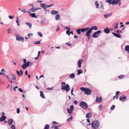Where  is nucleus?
<instances>
[{
  "label": "nucleus",
  "mask_w": 129,
  "mask_h": 129,
  "mask_svg": "<svg viewBox=\"0 0 129 129\" xmlns=\"http://www.w3.org/2000/svg\"><path fill=\"white\" fill-rule=\"evenodd\" d=\"M91 124L92 128L97 129L100 126V123L98 120H94L92 122Z\"/></svg>",
  "instance_id": "obj_1"
},
{
  "label": "nucleus",
  "mask_w": 129,
  "mask_h": 129,
  "mask_svg": "<svg viewBox=\"0 0 129 129\" xmlns=\"http://www.w3.org/2000/svg\"><path fill=\"white\" fill-rule=\"evenodd\" d=\"M81 90L84 92V93L86 95H90L91 94V91L89 89L87 88H85L82 87L80 89Z\"/></svg>",
  "instance_id": "obj_2"
},
{
  "label": "nucleus",
  "mask_w": 129,
  "mask_h": 129,
  "mask_svg": "<svg viewBox=\"0 0 129 129\" xmlns=\"http://www.w3.org/2000/svg\"><path fill=\"white\" fill-rule=\"evenodd\" d=\"M79 106L84 109H86L88 107V105L85 102L82 101L79 103Z\"/></svg>",
  "instance_id": "obj_3"
},
{
  "label": "nucleus",
  "mask_w": 129,
  "mask_h": 129,
  "mask_svg": "<svg viewBox=\"0 0 129 129\" xmlns=\"http://www.w3.org/2000/svg\"><path fill=\"white\" fill-rule=\"evenodd\" d=\"M61 89L63 90H66L67 92H68L70 90V86L68 84H67L65 86H61Z\"/></svg>",
  "instance_id": "obj_4"
},
{
  "label": "nucleus",
  "mask_w": 129,
  "mask_h": 129,
  "mask_svg": "<svg viewBox=\"0 0 129 129\" xmlns=\"http://www.w3.org/2000/svg\"><path fill=\"white\" fill-rule=\"evenodd\" d=\"M101 33V31L100 30H98L95 32L92 35V37L93 38H97L99 35V34Z\"/></svg>",
  "instance_id": "obj_5"
},
{
  "label": "nucleus",
  "mask_w": 129,
  "mask_h": 129,
  "mask_svg": "<svg viewBox=\"0 0 129 129\" xmlns=\"http://www.w3.org/2000/svg\"><path fill=\"white\" fill-rule=\"evenodd\" d=\"M16 39L18 41H21L22 42L24 40V38L20 36L19 35L16 34Z\"/></svg>",
  "instance_id": "obj_6"
},
{
  "label": "nucleus",
  "mask_w": 129,
  "mask_h": 129,
  "mask_svg": "<svg viewBox=\"0 0 129 129\" xmlns=\"http://www.w3.org/2000/svg\"><path fill=\"white\" fill-rule=\"evenodd\" d=\"M14 74L12 73H10L8 75V76L4 75V76H5L9 80H10V77H12L14 75Z\"/></svg>",
  "instance_id": "obj_7"
},
{
  "label": "nucleus",
  "mask_w": 129,
  "mask_h": 129,
  "mask_svg": "<svg viewBox=\"0 0 129 129\" xmlns=\"http://www.w3.org/2000/svg\"><path fill=\"white\" fill-rule=\"evenodd\" d=\"M120 2H121V0H113L112 2V5H117Z\"/></svg>",
  "instance_id": "obj_8"
},
{
  "label": "nucleus",
  "mask_w": 129,
  "mask_h": 129,
  "mask_svg": "<svg viewBox=\"0 0 129 129\" xmlns=\"http://www.w3.org/2000/svg\"><path fill=\"white\" fill-rule=\"evenodd\" d=\"M16 77V76L14 75L13 76L11 77L12 80L10 81L11 83H14L15 82Z\"/></svg>",
  "instance_id": "obj_9"
},
{
  "label": "nucleus",
  "mask_w": 129,
  "mask_h": 129,
  "mask_svg": "<svg viewBox=\"0 0 129 129\" xmlns=\"http://www.w3.org/2000/svg\"><path fill=\"white\" fill-rule=\"evenodd\" d=\"M102 100V98L101 97H100L99 98L97 97L96 98L95 102L97 103H99Z\"/></svg>",
  "instance_id": "obj_10"
},
{
  "label": "nucleus",
  "mask_w": 129,
  "mask_h": 129,
  "mask_svg": "<svg viewBox=\"0 0 129 129\" xmlns=\"http://www.w3.org/2000/svg\"><path fill=\"white\" fill-rule=\"evenodd\" d=\"M126 99V96H120L119 98V100L121 101H125Z\"/></svg>",
  "instance_id": "obj_11"
},
{
  "label": "nucleus",
  "mask_w": 129,
  "mask_h": 129,
  "mask_svg": "<svg viewBox=\"0 0 129 129\" xmlns=\"http://www.w3.org/2000/svg\"><path fill=\"white\" fill-rule=\"evenodd\" d=\"M83 61V59H80L79 60L78 62V67L80 68L81 67V64Z\"/></svg>",
  "instance_id": "obj_12"
},
{
  "label": "nucleus",
  "mask_w": 129,
  "mask_h": 129,
  "mask_svg": "<svg viewBox=\"0 0 129 129\" xmlns=\"http://www.w3.org/2000/svg\"><path fill=\"white\" fill-rule=\"evenodd\" d=\"M91 32V30L89 28V30H87L86 34V36H90V33Z\"/></svg>",
  "instance_id": "obj_13"
},
{
  "label": "nucleus",
  "mask_w": 129,
  "mask_h": 129,
  "mask_svg": "<svg viewBox=\"0 0 129 129\" xmlns=\"http://www.w3.org/2000/svg\"><path fill=\"white\" fill-rule=\"evenodd\" d=\"M104 31L105 33L108 34L110 33V30L109 28L107 27L104 29Z\"/></svg>",
  "instance_id": "obj_14"
},
{
  "label": "nucleus",
  "mask_w": 129,
  "mask_h": 129,
  "mask_svg": "<svg viewBox=\"0 0 129 129\" xmlns=\"http://www.w3.org/2000/svg\"><path fill=\"white\" fill-rule=\"evenodd\" d=\"M13 122V119H10L8 120V124L9 126L11 125Z\"/></svg>",
  "instance_id": "obj_15"
},
{
  "label": "nucleus",
  "mask_w": 129,
  "mask_h": 129,
  "mask_svg": "<svg viewBox=\"0 0 129 129\" xmlns=\"http://www.w3.org/2000/svg\"><path fill=\"white\" fill-rule=\"evenodd\" d=\"M6 118V117L5 116H2L0 118V121L2 122L4 121Z\"/></svg>",
  "instance_id": "obj_16"
},
{
  "label": "nucleus",
  "mask_w": 129,
  "mask_h": 129,
  "mask_svg": "<svg viewBox=\"0 0 129 129\" xmlns=\"http://www.w3.org/2000/svg\"><path fill=\"white\" fill-rule=\"evenodd\" d=\"M90 29L92 31V30L93 29L95 30H96L98 29V27L96 26H94L92 27L91 28H90Z\"/></svg>",
  "instance_id": "obj_17"
},
{
  "label": "nucleus",
  "mask_w": 129,
  "mask_h": 129,
  "mask_svg": "<svg viewBox=\"0 0 129 129\" xmlns=\"http://www.w3.org/2000/svg\"><path fill=\"white\" fill-rule=\"evenodd\" d=\"M51 14L52 15H54L56 14H57L58 12L57 11H56L55 10H52L51 11Z\"/></svg>",
  "instance_id": "obj_18"
},
{
  "label": "nucleus",
  "mask_w": 129,
  "mask_h": 129,
  "mask_svg": "<svg viewBox=\"0 0 129 129\" xmlns=\"http://www.w3.org/2000/svg\"><path fill=\"white\" fill-rule=\"evenodd\" d=\"M112 34L115 37L118 38H120L121 37V36L120 35L118 34L117 33H114L113 32Z\"/></svg>",
  "instance_id": "obj_19"
},
{
  "label": "nucleus",
  "mask_w": 129,
  "mask_h": 129,
  "mask_svg": "<svg viewBox=\"0 0 129 129\" xmlns=\"http://www.w3.org/2000/svg\"><path fill=\"white\" fill-rule=\"evenodd\" d=\"M89 29L88 27H87L85 28H82L81 29V31L82 32H84L85 31H86Z\"/></svg>",
  "instance_id": "obj_20"
},
{
  "label": "nucleus",
  "mask_w": 129,
  "mask_h": 129,
  "mask_svg": "<svg viewBox=\"0 0 129 129\" xmlns=\"http://www.w3.org/2000/svg\"><path fill=\"white\" fill-rule=\"evenodd\" d=\"M112 14L111 13L107 14L104 15V16L105 18H107L111 16Z\"/></svg>",
  "instance_id": "obj_21"
},
{
  "label": "nucleus",
  "mask_w": 129,
  "mask_h": 129,
  "mask_svg": "<svg viewBox=\"0 0 129 129\" xmlns=\"http://www.w3.org/2000/svg\"><path fill=\"white\" fill-rule=\"evenodd\" d=\"M40 7L42 8L45 9L46 8V4L44 3H41L40 4Z\"/></svg>",
  "instance_id": "obj_22"
},
{
  "label": "nucleus",
  "mask_w": 129,
  "mask_h": 129,
  "mask_svg": "<svg viewBox=\"0 0 129 129\" xmlns=\"http://www.w3.org/2000/svg\"><path fill=\"white\" fill-rule=\"evenodd\" d=\"M29 15L31 17L35 18H37L38 17V16H36L35 14V13H31Z\"/></svg>",
  "instance_id": "obj_23"
},
{
  "label": "nucleus",
  "mask_w": 129,
  "mask_h": 129,
  "mask_svg": "<svg viewBox=\"0 0 129 129\" xmlns=\"http://www.w3.org/2000/svg\"><path fill=\"white\" fill-rule=\"evenodd\" d=\"M60 19V17L59 15V14H57L56 15L55 17V19L56 20H59Z\"/></svg>",
  "instance_id": "obj_24"
},
{
  "label": "nucleus",
  "mask_w": 129,
  "mask_h": 129,
  "mask_svg": "<svg viewBox=\"0 0 129 129\" xmlns=\"http://www.w3.org/2000/svg\"><path fill=\"white\" fill-rule=\"evenodd\" d=\"M40 95L41 97L43 99H45V98L43 93V92L42 91H40Z\"/></svg>",
  "instance_id": "obj_25"
},
{
  "label": "nucleus",
  "mask_w": 129,
  "mask_h": 129,
  "mask_svg": "<svg viewBox=\"0 0 129 129\" xmlns=\"http://www.w3.org/2000/svg\"><path fill=\"white\" fill-rule=\"evenodd\" d=\"M91 116V114L90 113H89L86 114V117L87 118H90Z\"/></svg>",
  "instance_id": "obj_26"
},
{
  "label": "nucleus",
  "mask_w": 129,
  "mask_h": 129,
  "mask_svg": "<svg viewBox=\"0 0 129 129\" xmlns=\"http://www.w3.org/2000/svg\"><path fill=\"white\" fill-rule=\"evenodd\" d=\"M25 24H26V25L28 26L30 28H31L32 25L30 23H28V22H26L25 23Z\"/></svg>",
  "instance_id": "obj_27"
},
{
  "label": "nucleus",
  "mask_w": 129,
  "mask_h": 129,
  "mask_svg": "<svg viewBox=\"0 0 129 129\" xmlns=\"http://www.w3.org/2000/svg\"><path fill=\"white\" fill-rule=\"evenodd\" d=\"M30 11L32 12H34L36 11V8L33 7L30 9Z\"/></svg>",
  "instance_id": "obj_28"
},
{
  "label": "nucleus",
  "mask_w": 129,
  "mask_h": 129,
  "mask_svg": "<svg viewBox=\"0 0 129 129\" xmlns=\"http://www.w3.org/2000/svg\"><path fill=\"white\" fill-rule=\"evenodd\" d=\"M67 109L68 112L70 114V115L72 114V111L69 108H67Z\"/></svg>",
  "instance_id": "obj_29"
},
{
  "label": "nucleus",
  "mask_w": 129,
  "mask_h": 129,
  "mask_svg": "<svg viewBox=\"0 0 129 129\" xmlns=\"http://www.w3.org/2000/svg\"><path fill=\"white\" fill-rule=\"evenodd\" d=\"M77 75H78L80 74L83 73V72L82 71V70H81L79 69L77 70Z\"/></svg>",
  "instance_id": "obj_30"
},
{
  "label": "nucleus",
  "mask_w": 129,
  "mask_h": 129,
  "mask_svg": "<svg viewBox=\"0 0 129 129\" xmlns=\"http://www.w3.org/2000/svg\"><path fill=\"white\" fill-rule=\"evenodd\" d=\"M61 125H55L54 127H52V128H54L55 129H58V128L61 126Z\"/></svg>",
  "instance_id": "obj_31"
},
{
  "label": "nucleus",
  "mask_w": 129,
  "mask_h": 129,
  "mask_svg": "<svg viewBox=\"0 0 129 129\" xmlns=\"http://www.w3.org/2000/svg\"><path fill=\"white\" fill-rule=\"evenodd\" d=\"M78 34V35H80L81 34V30L80 28H79L76 30Z\"/></svg>",
  "instance_id": "obj_32"
},
{
  "label": "nucleus",
  "mask_w": 129,
  "mask_h": 129,
  "mask_svg": "<svg viewBox=\"0 0 129 129\" xmlns=\"http://www.w3.org/2000/svg\"><path fill=\"white\" fill-rule=\"evenodd\" d=\"M75 75L74 73H72L70 75V77L71 78H73L75 77Z\"/></svg>",
  "instance_id": "obj_33"
},
{
  "label": "nucleus",
  "mask_w": 129,
  "mask_h": 129,
  "mask_svg": "<svg viewBox=\"0 0 129 129\" xmlns=\"http://www.w3.org/2000/svg\"><path fill=\"white\" fill-rule=\"evenodd\" d=\"M113 0H106V2L109 3V4H112V2Z\"/></svg>",
  "instance_id": "obj_34"
},
{
  "label": "nucleus",
  "mask_w": 129,
  "mask_h": 129,
  "mask_svg": "<svg viewBox=\"0 0 129 129\" xmlns=\"http://www.w3.org/2000/svg\"><path fill=\"white\" fill-rule=\"evenodd\" d=\"M95 4L96 6V8H99V4L98 3V2L97 1H96L95 2Z\"/></svg>",
  "instance_id": "obj_35"
},
{
  "label": "nucleus",
  "mask_w": 129,
  "mask_h": 129,
  "mask_svg": "<svg viewBox=\"0 0 129 129\" xmlns=\"http://www.w3.org/2000/svg\"><path fill=\"white\" fill-rule=\"evenodd\" d=\"M22 66L23 68V69H26L27 67L25 64H23L22 65Z\"/></svg>",
  "instance_id": "obj_36"
},
{
  "label": "nucleus",
  "mask_w": 129,
  "mask_h": 129,
  "mask_svg": "<svg viewBox=\"0 0 129 129\" xmlns=\"http://www.w3.org/2000/svg\"><path fill=\"white\" fill-rule=\"evenodd\" d=\"M11 28L10 27L7 30V31L8 32V34H10L11 33Z\"/></svg>",
  "instance_id": "obj_37"
},
{
  "label": "nucleus",
  "mask_w": 129,
  "mask_h": 129,
  "mask_svg": "<svg viewBox=\"0 0 129 129\" xmlns=\"http://www.w3.org/2000/svg\"><path fill=\"white\" fill-rule=\"evenodd\" d=\"M49 124H46L44 129H48L49 128Z\"/></svg>",
  "instance_id": "obj_38"
},
{
  "label": "nucleus",
  "mask_w": 129,
  "mask_h": 129,
  "mask_svg": "<svg viewBox=\"0 0 129 129\" xmlns=\"http://www.w3.org/2000/svg\"><path fill=\"white\" fill-rule=\"evenodd\" d=\"M125 50L126 51H129V45H126L125 46Z\"/></svg>",
  "instance_id": "obj_39"
},
{
  "label": "nucleus",
  "mask_w": 129,
  "mask_h": 129,
  "mask_svg": "<svg viewBox=\"0 0 129 129\" xmlns=\"http://www.w3.org/2000/svg\"><path fill=\"white\" fill-rule=\"evenodd\" d=\"M41 41H38L35 42H34L35 44H40Z\"/></svg>",
  "instance_id": "obj_40"
},
{
  "label": "nucleus",
  "mask_w": 129,
  "mask_h": 129,
  "mask_svg": "<svg viewBox=\"0 0 129 129\" xmlns=\"http://www.w3.org/2000/svg\"><path fill=\"white\" fill-rule=\"evenodd\" d=\"M66 34L69 36L70 34V31L69 30H67L66 31Z\"/></svg>",
  "instance_id": "obj_41"
},
{
  "label": "nucleus",
  "mask_w": 129,
  "mask_h": 129,
  "mask_svg": "<svg viewBox=\"0 0 129 129\" xmlns=\"http://www.w3.org/2000/svg\"><path fill=\"white\" fill-rule=\"evenodd\" d=\"M12 129H15V125L14 124H12L10 127Z\"/></svg>",
  "instance_id": "obj_42"
},
{
  "label": "nucleus",
  "mask_w": 129,
  "mask_h": 129,
  "mask_svg": "<svg viewBox=\"0 0 129 129\" xmlns=\"http://www.w3.org/2000/svg\"><path fill=\"white\" fill-rule=\"evenodd\" d=\"M30 63V62L29 61H28L26 63H25V64L27 67H28Z\"/></svg>",
  "instance_id": "obj_43"
},
{
  "label": "nucleus",
  "mask_w": 129,
  "mask_h": 129,
  "mask_svg": "<svg viewBox=\"0 0 129 129\" xmlns=\"http://www.w3.org/2000/svg\"><path fill=\"white\" fill-rule=\"evenodd\" d=\"M38 35H39L40 37H41L43 35L41 34V33L40 32H38Z\"/></svg>",
  "instance_id": "obj_44"
},
{
  "label": "nucleus",
  "mask_w": 129,
  "mask_h": 129,
  "mask_svg": "<svg viewBox=\"0 0 129 129\" xmlns=\"http://www.w3.org/2000/svg\"><path fill=\"white\" fill-rule=\"evenodd\" d=\"M115 108V106L114 105H113L110 108V109L111 110H113Z\"/></svg>",
  "instance_id": "obj_45"
},
{
  "label": "nucleus",
  "mask_w": 129,
  "mask_h": 129,
  "mask_svg": "<svg viewBox=\"0 0 129 129\" xmlns=\"http://www.w3.org/2000/svg\"><path fill=\"white\" fill-rule=\"evenodd\" d=\"M124 75H120V76H119L118 77V78L122 79V78H123L124 77Z\"/></svg>",
  "instance_id": "obj_46"
},
{
  "label": "nucleus",
  "mask_w": 129,
  "mask_h": 129,
  "mask_svg": "<svg viewBox=\"0 0 129 129\" xmlns=\"http://www.w3.org/2000/svg\"><path fill=\"white\" fill-rule=\"evenodd\" d=\"M72 120V116H71V117L69 118L67 120V121H71Z\"/></svg>",
  "instance_id": "obj_47"
},
{
  "label": "nucleus",
  "mask_w": 129,
  "mask_h": 129,
  "mask_svg": "<svg viewBox=\"0 0 129 129\" xmlns=\"http://www.w3.org/2000/svg\"><path fill=\"white\" fill-rule=\"evenodd\" d=\"M9 17L10 19H12L14 17V16L13 15H12V16L9 15Z\"/></svg>",
  "instance_id": "obj_48"
},
{
  "label": "nucleus",
  "mask_w": 129,
  "mask_h": 129,
  "mask_svg": "<svg viewBox=\"0 0 129 129\" xmlns=\"http://www.w3.org/2000/svg\"><path fill=\"white\" fill-rule=\"evenodd\" d=\"M73 108L74 106L73 105H72L71 106H70V109H71V110L72 111L73 109Z\"/></svg>",
  "instance_id": "obj_49"
},
{
  "label": "nucleus",
  "mask_w": 129,
  "mask_h": 129,
  "mask_svg": "<svg viewBox=\"0 0 129 129\" xmlns=\"http://www.w3.org/2000/svg\"><path fill=\"white\" fill-rule=\"evenodd\" d=\"M118 96L117 95H116L115 96H114L113 97V100L114 99H117L118 98Z\"/></svg>",
  "instance_id": "obj_50"
},
{
  "label": "nucleus",
  "mask_w": 129,
  "mask_h": 129,
  "mask_svg": "<svg viewBox=\"0 0 129 129\" xmlns=\"http://www.w3.org/2000/svg\"><path fill=\"white\" fill-rule=\"evenodd\" d=\"M66 85V83L65 82H62L61 83V86H64V85Z\"/></svg>",
  "instance_id": "obj_51"
},
{
  "label": "nucleus",
  "mask_w": 129,
  "mask_h": 129,
  "mask_svg": "<svg viewBox=\"0 0 129 129\" xmlns=\"http://www.w3.org/2000/svg\"><path fill=\"white\" fill-rule=\"evenodd\" d=\"M118 23L117 22L116 23V26L115 27V28H117L118 27Z\"/></svg>",
  "instance_id": "obj_52"
},
{
  "label": "nucleus",
  "mask_w": 129,
  "mask_h": 129,
  "mask_svg": "<svg viewBox=\"0 0 129 129\" xmlns=\"http://www.w3.org/2000/svg\"><path fill=\"white\" fill-rule=\"evenodd\" d=\"M102 108L103 106L102 105H100L99 106V108L100 110H102Z\"/></svg>",
  "instance_id": "obj_53"
},
{
  "label": "nucleus",
  "mask_w": 129,
  "mask_h": 129,
  "mask_svg": "<svg viewBox=\"0 0 129 129\" xmlns=\"http://www.w3.org/2000/svg\"><path fill=\"white\" fill-rule=\"evenodd\" d=\"M18 89V90L19 91H20L21 92H23V90H22V89H21V88H19Z\"/></svg>",
  "instance_id": "obj_54"
},
{
  "label": "nucleus",
  "mask_w": 129,
  "mask_h": 129,
  "mask_svg": "<svg viewBox=\"0 0 129 129\" xmlns=\"http://www.w3.org/2000/svg\"><path fill=\"white\" fill-rule=\"evenodd\" d=\"M20 76H21L22 75L23 72V71H22L21 70H20Z\"/></svg>",
  "instance_id": "obj_55"
},
{
  "label": "nucleus",
  "mask_w": 129,
  "mask_h": 129,
  "mask_svg": "<svg viewBox=\"0 0 129 129\" xmlns=\"http://www.w3.org/2000/svg\"><path fill=\"white\" fill-rule=\"evenodd\" d=\"M16 72H17V74L19 76H20V72L18 71H17H17Z\"/></svg>",
  "instance_id": "obj_56"
},
{
  "label": "nucleus",
  "mask_w": 129,
  "mask_h": 129,
  "mask_svg": "<svg viewBox=\"0 0 129 129\" xmlns=\"http://www.w3.org/2000/svg\"><path fill=\"white\" fill-rule=\"evenodd\" d=\"M18 88V87L17 86H16L15 87H14L13 88V89L15 91H16V89L17 88Z\"/></svg>",
  "instance_id": "obj_57"
},
{
  "label": "nucleus",
  "mask_w": 129,
  "mask_h": 129,
  "mask_svg": "<svg viewBox=\"0 0 129 129\" xmlns=\"http://www.w3.org/2000/svg\"><path fill=\"white\" fill-rule=\"evenodd\" d=\"M20 112V109H17V113H19Z\"/></svg>",
  "instance_id": "obj_58"
},
{
  "label": "nucleus",
  "mask_w": 129,
  "mask_h": 129,
  "mask_svg": "<svg viewBox=\"0 0 129 129\" xmlns=\"http://www.w3.org/2000/svg\"><path fill=\"white\" fill-rule=\"evenodd\" d=\"M58 123L57 122L55 121H54L52 122V123L54 124H58Z\"/></svg>",
  "instance_id": "obj_59"
},
{
  "label": "nucleus",
  "mask_w": 129,
  "mask_h": 129,
  "mask_svg": "<svg viewBox=\"0 0 129 129\" xmlns=\"http://www.w3.org/2000/svg\"><path fill=\"white\" fill-rule=\"evenodd\" d=\"M53 87H52L51 88H47V89L48 90H51L52 89H53Z\"/></svg>",
  "instance_id": "obj_60"
},
{
  "label": "nucleus",
  "mask_w": 129,
  "mask_h": 129,
  "mask_svg": "<svg viewBox=\"0 0 129 129\" xmlns=\"http://www.w3.org/2000/svg\"><path fill=\"white\" fill-rule=\"evenodd\" d=\"M116 32H117L118 33H121V32H122V31L121 30H117V31H116Z\"/></svg>",
  "instance_id": "obj_61"
},
{
  "label": "nucleus",
  "mask_w": 129,
  "mask_h": 129,
  "mask_svg": "<svg viewBox=\"0 0 129 129\" xmlns=\"http://www.w3.org/2000/svg\"><path fill=\"white\" fill-rule=\"evenodd\" d=\"M74 103L76 105L78 103V102L77 101H74Z\"/></svg>",
  "instance_id": "obj_62"
},
{
  "label": "nucleus",
  "mask_w": 129,
  "mask_h": 129,
  "mask_svg": "<svg viewBox=\"0 0 129 129\" xmlns=\"http://www.w3.org/2000/svg\"><path fill=\"white\" fill-rule=\"evenodd\" d=\"M120 93V92L119 91H117L116 92V95H117L119 93Z\"/></svg>",
  "instance_id": "obj_63"
},
{
  "label": "nucleus",
  "mask_w": 129,
  "mask_h": 129,
  "mask_svg": "<svg viewBox=\"0 0 129 129\" xmlns=\"http://www.w3.org/2000/svg\"><path fill=\"white\" fill-rule=\"evenodd\" d=\"M40 22L41 24H43L44 23V21L43 20H42Z\"/></svg>",
  "instance_id": "obj_64"
}]
</instances>
